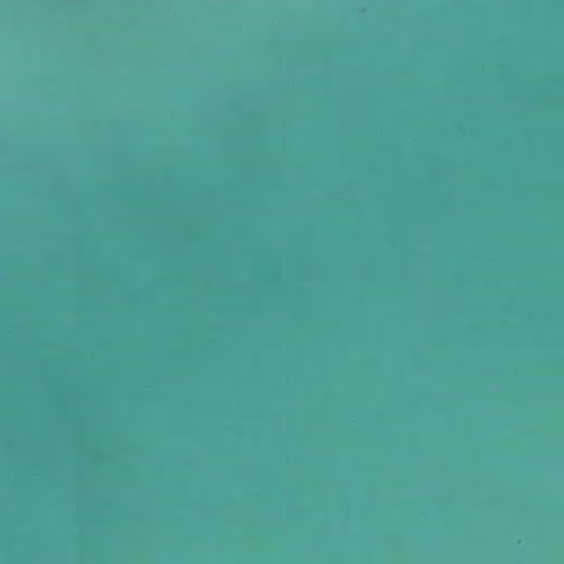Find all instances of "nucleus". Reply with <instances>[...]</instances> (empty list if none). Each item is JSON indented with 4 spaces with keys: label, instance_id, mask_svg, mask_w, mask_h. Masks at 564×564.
<instances>
[{
    "label": "nucleus",
    "instance_id": "f257e3e1",
    "mask_svg": "<svg viewBox=\"0 0 564 564\" xmlns=\"http://www.w3.org/2000/svg\"><path fill=\"white\" fill-rule=\"evenodd\" d=\"M336 4H451L457 7L510 6V7H554L563 8L564 2H336Z\"/></svg>",
    "mask_w": 564,
    "mask_h": 564
}]
</instances>
